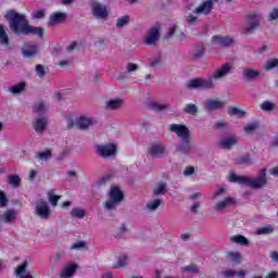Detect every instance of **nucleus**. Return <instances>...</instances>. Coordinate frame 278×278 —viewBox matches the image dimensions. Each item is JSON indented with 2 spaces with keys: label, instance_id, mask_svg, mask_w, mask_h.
Returning <instances> with one entry per match:
<instances>
[{
  "label": "nucleus",
  "instance_id": "obj_1",
  "mask_svg": "<svg viewBox=\"0 0 278 278\" xmlns=\"http://www.w3.org/2000/svg\"><path fill=\"white\" fill-rule=\"evenodd\" d=\"M9 22V27L17 38L23 36H38L39 38H45V28L38 26H31L27 16L17 13L15 11H8L4 15Z\"/></svg>",
  "mask_w": 278,
  "mask_h": 278
},
{
  "label": "nucleus",
  "instance_id": "obj_2",
  "mask_svg": "<svg viewBox=\"0 0 278 278\" xmlns=\"http://www.w3.org/2000/svg\"><path fill=\"white\" fill-rule=\"evenodd\" d=\"M229 73H231V65L226 63L214 72L207 79L203 77L190 79L187 83L186 88H188V90H214V88H216L214 79H223V77H227Z\"/></svg>",
  "mask_w": 278,
  "mask_h": 278
},
{
  "label": "nucleus",
  "instance_id": "obj_3",
  "mask_svg": "<svg viewBox=\"0 0 278 278\" xmlns=\"http://www.w3.org/2000/svg\"><path fill=\"white\" fill-rule=\"evenodd\" d=\"M230 184H239L240 186H249L254 188V190H260L268 184V178L266 177V168L260 170V174L256 178L252 179L250 177L238 176L236 174H230L229 176Z\"/></svg>",
  "mask_w": 278,
  "mask_h": 278
},
{
  "label": "nucleus",
  "instance_id": "obj_4",
  "mask_svg": "<svg viewBox=\"0 0 278 278\" xmlns=\"http://www.w3.org/2000/svg\"><path fill=\"white\" fill-rule=\"evenodd\" d=\"M125 199V194L117 187H112L109 192V200L104 203V210H114L117 205H121Z\"/></svg>",
  "mask_w": 278,
  "mask_h": 278
},
{
  "label": "nucleus",
  "instance_id": "obj_5",
  "mask_svg": "<svg viewBox=\"0 0 278 278\" xmlns=\"http://www.w3.org/2000/svg\"><path fill=\"white\" fill-rule=\"evenodd\" d=\"M247 22L248 25H245L241 34L243 36H251V34H255L257 31V28L260 27V14L257 12H251L247 15Z\"/></svg>",
  "mask_w": 278,
  "mask_h": 278
},
{
  "label": "nucleus",
  "instance_id": "obj_6",
  "mask_svg": "<svg viewBox=\"0 0 278 278\" xmlns=\"http://www.w3.org/2000/svg\"><path fill=\"white\" fill-rule=\"evenodd\" d=\"M35 214L41 220H49L52 214L51 206L43 199H39L35 203Z\"/></svg>",
  "mask_w": 278,
  "mask_h": 278
},
{
  "label": "nucleus",
  "instance_id": "obj_7",
  "mask_svg": "<svg viewBox=\"0 0 278 278\" xmlns=\"http://www.w3.org/2000/svg\"><path fill=\"white\" fill-rule=\"evenodd\" d=\"M94 125V119L92 117L80 116L76 119V123L73 119H67V129H73L77 127L78 129H88Z\"/></svg>",
  "mask_w": 278,
  "mask_h": 278
},
{
  "label": "nucleus",
  "instance_id": "obj_8",
  "mask_svg": "<svg viewBox=\"0 0 278 278\" xmlns=\"http://www.w3.org/2000/svg\"><path fill=\"white\" fill-rule=\"evenodd\" d=\"M91 9L92 14L96 16V18H101L102 21H105L108 16H110V13L108 12V7L105 4H102L98 1H91Z\"/></svg>",
  "mask_w": 278,
  "mask_h": 278
},
{
  "label": "nucleus",
  "instance_id": "obj_9",
  "mask_svg": "<svg viewBox=\"0 0 278 278\" xmlns=\"http://www.w3.org/2000/svg\"><path fill=\"white\" fill-rule=\"evenodd\" d=\"M169 131L176 134V136H178V138H182V140H190V129L186 127V125L170 124Z\"/></svg>",
  "mask_w": 278,
  "mask_h": 278
},
{
  "label": "nucleus",
  "instance_id": "obj_10",
  "mask_svg": "<svg viewBox=\"0 0 278 278\" xmlns=\"http://www.w3.org/2000/svg\"><path fill=\"white\" fill-rule=\"evenodd\" d=\"M160 40V25H156L148 30V35L144 39V45L148 47H155Z\"/></svg>",
  "mask_w": 278,
  "mask_h": 278
},
{
  "label": "nucleus",
  "instance_id": "obj_11",
  "mask_svg": "<svg viewBox=\"0 0 278 278\" xmlns=\"http://www.w3.org/2000/svg\"><path fill=\"white\" fill-rule=\"evenodd\" d=\"M116 144L106 143L97 146V153L100 157H111V155H116Z\"/></svg>",
  "mask_w": 278,
  "mask_h": 278
},
{
  "label": "nucleus",
  "instance_id": "obj_12",
  "mask_svg": "<svg viewBox=\"0 0 278 278\" xmlns=\"http://www.w3.org/2000/svg\"><path fill=\"white\" fill-rule=\"evenodd\" d=\"M212 10H214V0H206L200 3L195 10H193V14L197 16H201V14L207 16L212 14Z\"/></svg>",
  "mask_w": 278,
  "mask_h": 278
},
{
  "label": "nucleus",
  "instance_id": "obj_13",
  "mask_svg": "<svg viewBox=\"0 0 278 278\" xmlns=\"http://www.w3.org/2000/svg\"><path fill=\"white\" fill-rule=\"evenodd\" d=\"M238 205V200L233 197H227L224 201H219L215 204L214 210L216 212H223V210H227V207H233Z\"/></svg>",
  "mask_w": 278,
  "mask_h": 278
},
{
  "label": "nucleus",
  "instance_id": "obj_14",
  "mask_svg": "<svg viewBox=\"0 0 278 278\" xmlns=\"http://www.w3.org/2000/svg\"><path fill=\"white\" fill-rule=\"evenodd\" d=\"M148 154L151 157H163L166 154V147L164 144H152L148 148Z\"/></svg>",
  "mask_w": 278,
  "mask_h": 278
},
{
  "label": "nucleus",
  "instance_id": "obj_15",
  "mask_svg": "<svg viewBox=\"0 0 278 278\" xmlns=\"http://www.w3.org/2000/svg\"><path fill=\"white\" fill-rule=\"evenodd\" d=\"M212 42L216 45V47H231V45H233V38L215 35L212 37Z\"/></svg>",
  "mask_w": 278,
  "mask_h": 278
},
{
  "label": "nucleus",
  "instance_id": "obj_16",
  "mask_svg": "<svg viewBox=\"0 0 278 278\" xmlns=\"http://www.w3.org/2000/svg\"><path fill=\"white\" fill-rule=\"evenodd\" d=\"M38 45L26 43L22 47V55H24V58H34L38 55Z\"/></svg>",
  "mask_w": 278,
  "mask_h": 278
},
{
  "label": "nucleus",
  "instance_id": "obj_17",
  "mask_svg": "<svg viewBox=\"0 0 278 278\" xmlns=\"http://www.w3.org/2000/svg\"><path fill=\"white\" fill-rule=\"evenodd\" d=\"M66 21V13L54 12L50 15L48 20V25L53 27L54 25H59V23H64Z\"/></svg>",
  "mask_w": 278,
  "mask_h": 278
},
{
  "label": "nucleus",
  "instance_id": "obj_18",
  "mask_svg": "<svg viewBox=\"0 0 278 278\" xmlns=\"http://www.w3.org/2000/svg\"><path fill=\"white\" fill-rule=\"evenodd\" d=\"M235 144H238V138H236V137H228V138H224L220 141L219 147H220V149L229 150L232 147H235Z\"/></svg>",
  "mask_w": 278,
  "mask_h": 278
},
{
  "label": "nucleus",
  "instance_id": "obj_19",
  "mask_svg": "<svg viewBox=\"0 0 278 278\" xmlns=\"http://www.w3.org/2000/svg\"><path fill=\"white\" fill-rule=\"evenodd\" d=\"M77 270V264H70L67 265L62 271L60 277L61 278H71L73 275H75Z\"/></svg>",
  "mask_w": 278,
  "mask_h": 278
},
{
  "label": "nucleus",
  "instance_id": "obj_20",
  "mask_svg": "<svg viewBox=\"0 0 278 278\" xmlns=\"http://www.w3.org/2000/svg\"><path fill=\"white\" fill-rule=\"evenodd\" d=\"M34 129L37 134H42L47 129V117L36 119L34 123Z\"/></svg>",
  "mask_w": 278,
  "mask_h": 278
},
{
  "label": "nucleus",
  "instance_id": "obj_21",
  "mask_svg": "<svg viewBox=\"0 0 278 278\" xmlns=\"http://www.w3.org/2000/svg\"><path fill=\"white\" fill-rule=\"evenodd\" d=\"M225 103L220 100H207L206 101V110L208 112H214V110H220Z\"/></svg>",
  "mask_w": 278,
  "mask_h": 278
},
{
  "label": "nucleus",
  "instance_id": "obj_22",
  "mask_svg": "<svg viewBox=\"0 0 278 278\" xmlns=\"http://www.w3.org/2000/svg\"><path fill=\"white\" fill-rule=\"evenodd\" d=\"M242 75L243 79L253 81V79H256L260 76V71L254 68H245Z\"/></svg>",
  "mask_w": 278,
  "mask_h": 278
},
{
  "label": "nucleus",
  "instance_id": "obj_23",
  "mask_svg": "<svg viewBox=\"0 0 278 278\" xmlns=\"http://www.w3.org/2000/svg\"><path fill=\"white\" fill-rule=\"evenodd\" d=\"M205 55V46L203 43H200L195 47V49L191 53L192 60H199Z\"/></svg>",
  "mask_w": 278,
  "mask_h": 278
},
{
  "label": "nucleus",
  "instance_id": "obj_24",
  "mask_svg": "<svg viewBox=\"0 0 278 278\" xmlns=\"http://www.w3.org/2000/svg\"><path fill=\"white\" fill-rule=\"evenodd\" d=\"M148 108H150V110H153L154 112H164V110H168V104H162L155 101H151L149 102Z\"/></svg>",
  "mask_w": 278,
  "mask_h": 278
},
{
  "label": "nucleus",
  "instance_id": "obj_25",
  "mask_svg": "<svg viewBox=\"0 0 278 278\" xmlns=\"http://www.w3.org/2000/svg\"><path fill=\"white\" fill-rule=\"evenodd\" d=\"M26 88H27V83L22 81L17 85L12 86L9 89V92H11V94H21Z\"/></svg>",
  "mask_w": 278,
  "mask_h": 278
},
{
  "label": "nucleus",
  "instance_id": "obj_26",
  "mask_svg": "<svg viewBox=\"0 0 278 278\" xmlns=\"http://www.w3.org/2000/svg\"><path fill=\"white\" fill-rule=\"evenodd\" d=\"M0 45H4L5 47L10 45V37L5 33V26L3 24H0Z\"/></svg>",
  "mask_w": 278,
  "mask_h": 278
},
{
  "label": "nucleus",
  "instance_id": "obj_27",
  "mask_svg": "<svg viewBox=\"0 0 278 278\" xmlns=\"http://www.w3.org/2000/svg\"><path fill=\"white\" fill-rule=\"evenodd\" d=\"M33 112H36L37 114H45V112H47V103L42 100L35 102Z\"/></svg>",
  "mask_w": 278,
  "mask_h": 278
},
{
  "label": "nucleus",
  "instance_id": "obj_28",
  "mask_svg": "<svg viewBox=\"0 0 278 278\" xmlns=\"http://www.w3.org/2000/svg\"><path fill=\"white\" fill-rule=\"evenodd\" d=\"M122 105H123L122 99L109 100L106 102V110H121Z\"/></svg>",
  "mask_w": 278,
  "mask_h": 278
},
{
  "label": "nucleus",
  "instance_id": "obj_29",
  "mask_svg": "<svg viewBox=\"0 0 278 278\" xmlns=\"http://www.w3.org/2000/svg\"><path fill=\"white\" fill-rule=\"evenodd\" d=\"M235 164L251 166V164H253V159H251V155L244 154V155L238 157L236 160Z\"/></svg>",
  "mask_w": 278,
  "mask_h": 278
},
{
  "label": "nucleus",
  "instance_id": "obj_30",
  "mask_svg": "<svg viewBox=\"0 0 278 278\" xmlns=\"http://www.w3.org/2000/svg\"><path fill=\"white\" fill-rule=\"evenodd\" d=\"M130 21H131V17H129V15H123L118 17L116 22L117 29H123V27H126V25H129Z\"/></svg>",
  "mask_w": 278,
  "mask_h": 278
},
{
  "label": "nucleus",
  "instance_id": "obj_31",
  "mask_svg": "<svg viewBox=\"0 0 278 278\" xmlns=\"http://www.w3.org/2000/svg\"><path fill=\"white\" fill-rule=\"evenodd\" d=\"M228 114L229 116H237V118H244V116L247 115V112L240 110L239 108H230L228 110Z\"/></svg>",
  "mask_w": 278,
  "mask_h": 278
},
{
  "label": "nucleus",
  "instance_id": "obj_32",
  "mask_svg": "<svg viewBox=\"0 0 278 278\" xmlns=\"http://www.w3.org/2000/svg\"><path fill=\"white\" fill-rule=\"evenodd\" d=\"M191 149H192V147L190 146V140L189 139L184 140L182 143H180L178 146V151L180 153L188 154V153H190Z\"/></svg>",
  "mask_w": 278,
  "mask_h": 278
},
{
  "label": "nucleus",
  "instance_id": "obj_33",
  "mask_svg": "<svg viewBox=\"0 0 278 278\" xmlns=\"http://www.w3.org/2000/svg\"><path fill=\"white\" fill-rule=\"evenodd\" d=\"M153 194L154 197H160V194H166V184L164 181L159 182L153 190Z\"/></svg>",
  "mask_w": 278,
  "mask_h": 278
},
{
  "label": "nucleus",
  "instance_id": "obj_34",
  "mask_svg": "<svg viewBox=\"0 0 278 278\" xmlns=\"http://www.w3.org/2000/svg\"><path fill=\"white\" fill-rule=\"evenodd\" d=\"M226 257H228L230 262H236V264H240L242 261V255H240V252H227Z\"/></svg>",
  "mask_w": 278,
  "mask_h": 278
},
{
  "label": "nucleus",
  "instance_id": "obj_35",
  "mask_svg": "<svg viewBox=\"0 0 278 278\" xmlns=\"http://www.w3.org/2000/svg\"><path fill=\"white\" fill-rule=\"evenodd\" d=\"M276 106L277 104L268 100H265L261 103V110H263V112H273V110H275Z\"/></svg>",
  "mask_w": 278,
  "mask_h": 278
},
{
  "label": "nucleus",
  "instance_id": "obj_36",
  "mask_svg": "<svg viewBox=\"0 0 278 278\" xmlns=\"http://www.w3.org/2000/svg\"><path fill=\"white\" fill-rule=\"evenodd\" d=\"M8 181L10 186H13V188H18L21 186V176L18 175H9Z\"/></svg>",
  "mask_w": 278,
  "mask_h": 278
},
{
  "label": "nucleus",
  "instance_id": "obj_37",
  "mask_svg": "<svg viewBox=\"0 0 278 278\" xmlns=\"http://www.w3.org/2000/svg\"><path fill=\"white\" fill-rule=\"evenodd\" d=\"M4 223H12L16 220V212L14 210H8L3 215Z\"/></svg>",
  "mask_w": 278,
  "mask_h": 278
},
{
  "label": "nucleus",
  "instance_id": "obj_38",
  "mask_svg": "<svg viewBox=\"0 0 278 278\" xmlns=\"http://www.w3.org/2000/svg\"><path fill=\"white\" fill-rule=\"evenodd\" d=\"M231 241L235 242L236 244H243L244 247L249 244V239H247V237L242 235L231 237Z\"/></svg>",
  "mask_w": 278,
  "mask_h": 278
},
{
  "label": "nucleus",
  "instance_id": "obj_39",
  "mask_svg": "<svg viewBox=\"0 0 278 278\" xmlns=\"http://www.w3.org/2000/svg\"><path fill=\"white\" fill-rule=\"evenodd\" d=\"M160 205H162V200L155 199V200H150L147 204V207L148 210H150V212H155V210H157Z\"/></svg>",
  "mask_w": 278,
  "mask_h": 278
},
{
  "label": "nucleus",
  "instance_id": "obj_40",
  "mask_svg": "<svg viewBox=\"0 0 278 278\" xmlns=\"http://www.w3.org/2000/svg\"><path fill=\"white\" fill-rule=\"evenodd\" d=\"M71 216L74 218H84L86 216V211L79 207H74L71 211Z\"/></svg>",
  "mask_w": 278,
  "mask_h": 278
},
{
  "label": "nucleus",
  "instance_id": "obj_41",
  "mask_svg": "<svg viewBox=\"0 0 278 278\" xmlns=\"http://www.w3.org/2000/svg\"><path fill=\"white\" fill-rule=\"evenodd\" d=\"M185 114H192V116H195V114L199 112V109L197 108L195 104H187L184 108Z\"/></svg>",
  "mask_w": 278,
  "mask_h": 278
},
{
  "label": "nucleus",
  "instance_id": "obj_42",
  "mask_svg": "<svg viewBox=\"0 0 278 278\" xmlns=\"http://www.w3.org/2000/svg\"><path fill=\"white\" fill-rule=\"evenodd\" d=\"M275 231V228L273 226L262 227L256 230L257 236H266L268 233H273Z\"/></svg>",
  "mask_w": 278,
  "mask_h": 278
},
{
  "label": "nucleus",
  "instance_id": "obj_43",
  "mask_svg": "<svg viewBox=\"0 0 278 278\" xmlns=\"http://www.w3.org/2000/svg\"><path fill=\"white\" fill-rule=\"evenodd\" d=\"M256 129H260V123L255 122L244 127L245 134H255Z\"/></svg>",
  "mask_w": 278,
  "mask_h": 278
},
{
  "label": "nucleus",
  "instance_id": "obj_44",
  "mask_svg": "<svg viewBox=\"0 0 278 278\" xmlns=\"http://www.w3.org/2000/svg\"><path fill=\"white\" fill-rule=\"evenodd\" d=\"M37 157L39 160H51V157H53V153L49 150V148H47L45 151L39 152Z\"/></svg>",
  "mask_w": 278,
  "mask_h": 278
},
{
  "label": "nucleus",
  "instance_id": "obj_45",
  "mask_svg": "<svg viewBox=\"0 0 278 278\" xmlns=\"http://www.w3.org/2000/svg\"><path fill=\"white\" fill-rule=\"evenodd\" d=\"M71 251H79V249H88V244L85 241H78L76 243H72L70 247Z\"/></svg>",
  "mask_w": 278,
  "mask_h": 278
},
{
  "label": "nucleus",
  "instance_id": "obj_46",
  "mask_svg": "<svg viewBox=\"0 0 278 278\" xmlns=\"http://www.w3.org/2000/svg\"><path fill=\"white\" fill-rule=\"evenodd\" d=\"M48 199L52 207H58V202L62 199V195H55V194L49 193Z\"/></svg>",
  "mask_w": 278,
  "mask_h": 278
},
{
  "label": "nucleus",
  "instance_id": "obj_47",
  "mask_svg": "<svg viewBox=\"0 0 278 278\" xmlns=\"http://www.w3.org/2000/svg\"><path fill=\"white\" fill-rule=\"evenodd\" d=\"M127 264H129V260L127 258V255H123L118 258L115 268H125Z\"/></svg>",
  "mask_w": 278,
  "mask_h": 278
},
{
  "label": "nucleus",
  "instance_id": "obj_48",
  "mask_svg": "<svg viewBox=\"0 0 278 278\" xmlns=\"http://www.w3.org/2000/svg\"><path fill=\"white\" fill-rule=\"evenodd\" d=\"M36 73L40 79L45 78V75H47V70H45V65L42 64H37L36 65Z\"/></svg>",
  "mask_w": 278,
  "mask_h": 278
},
{
  "label": "nucleus",
  "instance_id": "obj_49",
  "mask_svg": "<svg viewBox=\"0 0 278 278\" xmlns=\"http://www.w3.org/2000/svg\"><path fill=\"white\" fill-rule=\"evenodd\" d=\"M278 66V59H273L266 62L265 71H271V68H277Z\"/></svg>",
  "mask_w": 278,
  "mask_h": 278
},
{
  "label": "nucleus",
  "instance_id": "obj_50",
  "mask_svg": "<svg viewBox=\"0 0 278 278\" xmlns=\"http://www.w3.org/2000/svg\"><path fill=\"white\" fill-rule=\"evenodd\" d=\"M186 22L188 23V25H199L200 23L199 17L193 14L188 15L186 17Z\"/></svg>",
  "mask_w": 278,
  "mask_h": 278
},
{
  "label": "nucleus",
  "instance_id": "obj_51",
  "mask_svg": "<svg viewBox=\"0 0 278 278\" xmlns=\"http://www.w3.org/2000/svg\"><path fill=\"white\" fill-rule=\"evenodd\" d=\"M94 47L97 49H105L108 47V42L105 41V38H100L94 42Z\"/></svg>",
  "mask_w": 278,
  "mask_h": 278
},
{
  "label": "nucleus",
  "instance_id": "obj_52",
  "mask_svg": "<svg viewBox=\"0 0 278 278\" xmlns=\"http://www.w3.org/2000/svg\"><path fill=\"white\" fill-rule=\"evenodd\" d=\"M175 31H177V25H173L168 28L167 34L165 35V40H170L173 36H175Z\"/></svg>",
  "mask_w": 278,
  "mask_h": 278
},
{
  "label": "nucleus",
  "instance_id": "obj_53",
  "mask_svg": "<svg viewBox=\"0 0 278 278\" xmlns=\"http://www.w3.org/2000/svg\"><path fill=\"white\" fill-rule=\"evenodd\" d=\"M5 205H8V197L0 190V207H5Z\"/></svg>",
  "mask_w": 278,
  "mask_h": 278
},
{
  "label": "nucleus",
  "instance_id": "obj_54",
  "mask_svg": "<svg viewBox=\"0 0 278 278\" xmlns=\"http://www.w3.org/2000/svg\"><path fill=\"white\" fill-rule=\"evenodd\" d=\"M278 20V8L273 9V11L269 13L268 21L273 23V21Z\"/></svg>",
  "mask_w": 278,
  "mask_h": 278
},
{
  "label": "nucleus",
  "instance_id": "obj_55",
  "mask_svg": "<svg viewBox=\"0 0 278 278\" xmlns=\"http://www.w3.org/2000/svg\"><path fill=\"white\" fill-rule=\"evenodd\" d=\"M182 270H185V273H199V267H197V265H187Z\"/></svg>",
  "mask_w": 278,
  "mask_h": 278
},
{
  "label": "nucleus",
  "instance_id": "obj_56",
  "mask_svg": "<svg viewBox=\"0 0 278 278\" xmlns=\"http://www.w3.org/2000/svg\"><path fill=\"white\" fill-rule=\"evenodd\" d=\"M227 127V123L224 121H218L213 125V129H225Z\"/></svg>",
  "mask_w": 278,
  "mask_h": 278
},
{
  "label": "nucleus",
  "instance_id": "obj_57",
  "mask_svg": "<svg viewBox=\"0 0 278 278\" xmlns=\"http://www.w3.org/2000/svg\"><path fill=\"white\" fill-rule=\"evenodd\" d=\"M236 275H237V271L232 270V269H228V270L223 271V276L225 278H233V277H236Z\"/></svg>",
  "mask_w": 278,
  "mask_h": 278
},
{
  "label": "nucleus",
  "instance_id": "obj_58",
  "mask_svg": "<svg viewBox=\"0 0 278 278\" xmlns=\"http://www.w3.org/2000/svg\"><path fill=\"white\" fill-rule=\"evenodd\" d=\"M185 177H190L194 175V167L193 166H187L184 170Z\"/></svg>",
  "mask_w": 278,
  "mask_h": 278
},
{
  "label": "nucleus",
  "instance_id": "obj_59",
  "mask_svg": "<svg viewBox=\"0 0 278 278\" xmlns=\"http://www.w3.org/2000/svg\"><path fill=\"white\" fill-rule=\"evenodd\" d=\"M33 18H45V10H38L33 13Z\"/></svg>",
  "mask_w": 278,
  "mask_h": 278
},
{
  "label": "nucleus",
  "instance_id": "obj_60",
  "mask_svg": "<svg viewBox=\"0 0 278 278\" xmlns=\"http://www.w3.org/2000/svg\"><path fill=\"white\" fill-rule=\"evenodd\" d=\"M126 71L127 73H134L135 71H138V65L135 63H128Z\"/></svg>",
  "mask_w": 278,
  "mask_h": 278
},
{
  "label": "nucleus",
  "instance_id": "obj_61",
  "mask_svg": "<svg viewBox=\"0 0 278 278\" xmlns=\"http://www.w3.org/2000/svg\"><path fill=\"white\" fill-rule=\"evenodd\" d=\"M110 179H112V176L111 175H106L102 179H100L99 185L100 186H105V182L110 181Z\"/></svg>",
  "mask_w": 278,
  "mask_h": 278
},
{
  "label": "nucleus",
  "instance_id": "obj_62",
  "mask_svg": "<svg viewBox=\"0 0 278 278\" xmlns=\"http://www.w3.org/2000/svg\"><path fill=\"white\" fill-rule=\"evenodd\" d=\"M270 147H273V148H277L278 147V135H276L273 138V141L270 142Z\"/></svg>",
  "mask_w": 278,
  "mask_h": 278
},
{
  "label": "nucleus",
  "instance_id": "obj_63",
  "mask_svg": "<svg viewBox=\"0 0 278 278\" xmlns=\"http://www.w3.org/2000/svg\"><path fill=\"white\" fill-rule=\"evenodd\" d=\"M270 257L273 258L274 262H278V252L277 251L270 252Z\"/></svg>",
  "mask_w": 278,
  "mask_h": 278
},
{
  "label": "nucleus",
  "instance_id": "obj_64",
  "mask_svg": "<svg viewBox=\"0 0 278 278\" xmlns=\"http://www.w3.org/2000/svg\"><path fill=\"white\" fill-rule=\"evenodd\" d=\"M270 175H273L274 177H278V166H275L274 168H271L269 170Z\"/></svg>",
  "mask_w": 278,
  "mask_h": 278
}]
</instances>
